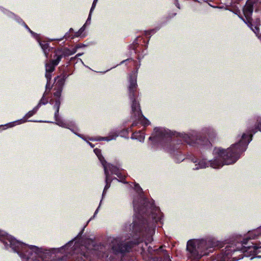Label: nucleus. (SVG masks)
I'll return each mask as SVG.
<instances>
[{"mask_svg":"<svg viewBox=\"0 0 261 261\" xmlns=\"http://www.w3.org/2000/svg\"><path fill=\"white\" fill-rule=\"evenodd\" d=\"M149 140L152 147L160 146L177 163L185 160L186 158L182 150L187 145L199 148L208 143L206 137L201 136L196 129H190L187 132H178L161 127L154 128Z\"/></svg>","mask_w":261,"mask_h":261,"instance_id":"obj_1","label":"nucleus"},{"mask_svg":"<svg viewBox=\"0 0 261 261\" xmlns=\"http://www.w3.org/2000/svg\"><path fill=\"white\" fill-rule=\"evenodd\" d=\"M257 131L261 132V118H258L253 128H248L237 137V142L227 149L215 147L212 153V157L202 155L200 158L193 157L191 160L194 164L193 170H198L211 167L219 169L224 165L235 163L240 158L241 154L244 152L252 137Z\"/></svg>","mask_w":261,"mask_h":261,"instance_id":"obj_2","label":"nucleus"},{"mask_svg":"<svg viewBox=\"0 0 261 261\" xmlns=\"http://www.w3.org/2000/svg\"><path fill=\"white\" fill-rule=\"evenodd\" d=\"M102 199L100 201L99 205L95 211L93 217H92L86 224L83 227L77 236L72 240L69 241L66 245L59 248H47L46 247H39L35 245H29L23 243L16 240V241L20 244V247H16L15 253L20 257L21 261H31L35 260L38 258V249H43L45 250H50L51 252V259L54 261H62L61 258L56 257V253L57 252L61 251L63 249L67 250V253L69 254H77L83 256L86 258L91 257V255L96 253V251L98 247L95 245V242L90 241L91 244L88 247L85 245H82L79 242V240L81 238L85 228L88 225V223L93 219L98 212L99 208L101 205Z\"/></svg>","mask_w":261,"mask_h":261,"instance_id":"obj_3","label":"nucleus"},{"mask_svg":"<svg viewBox=\"0 0 261 261\" xmlns=\"http://www.w3.org/2000/svg\"><path fill=\"white\" fill-rule=\"evenodd\" d=\"M153 222L152 219H144V224L136 232L134 231L133 228V223L129 226V231H131L128 236L121 238H113L111 241V247L113 252L116 254H120L124 255L125 253L129 252L132 248L136 245L140 243L144 242L145 246L142 247V250L145 252L146 250L149 254H152L154 251L152 248L148 245L153 240L152 236L155 232L156 226L162 225L163 223V217L162 218L161 222H158L154 224V232L149 237L148 230L150 228V224Z\"/></svg>","mask_w":261,"mask_h":261,"instance_id":"obj_4","label":"nucleus"},{"mask_svg":"<svg viewBox=\"0 0 261 261\" xmlns=\"http://www.w3.org/2000/svg\"><path fill=\"white\" fill-rule=\"evenodd\" d=\"M134 189L138 195L133 200L135 213L133 222V230L135 232L138 231L144 224V219H152L153 222L148 230V234L150 237V235L154 232V224L162 221L163 214L160 208L154 205L153 199H148L144 197L142 189L138 184H135Z\"/></svg>","mask_w":261,"mask_h":261,"instance_id":"obj_5","label":"nucleus"},{"mask_svg":"<svg viewBox=\"0 0 261 261\" xmlns=\"http://www.w3.org/2000/svg\"><path fill=\"white\" fill-rule=\"evenodd\" d=\"M261 236V226L251 231L244 238L241 244V247L233 244L227 245L222 249L223 259L230 257L237 261L243 258V256L250 257L261 252V242L257 241Z\"/></svg>","mask_w":261,"mask_h":261,"instance_id":"obj_6","label":"nucleus"},{"mask_svg":"<svg viewBox=\"0 0 261 261\" xmlns=\"http://www.w3.org/2000/svg\"><path fill=\"white\" fill-rule=\"evenodd\" d=\"M220 242L212 236L188 240L186 244L187 256L191 261H198L202 256L208 255L214 247Z\"/></svg>","mask_w":261,"mask_h":261,"instance_id":"obj_7","label":"nucleus"},{"mask_svg":"<svg viewBox=\"0 0 261 261\" xmlns=\"http://www.w3.org/2000/svg\"><path fill=\"white\" fill-rule=\"evenodd\" d=\"M130 102L132 103L131 101ZM131 108H132V107ZM140 114L142 116V118L140 117V116H139L136 112H134L133 111V109H132V118L133 120V122L130 128H127L126 129L122 130L120 131V132H119L117 130H112L109 133L108 136L99 137L94 140L99 141H106L109 142L112 140H116V138L118 137L119 135H120L121 137H124L128 139V137L126 136V135H128L129 131H132V127L137 126L139 123L141 124L143 126H146L149 124V121L143 115L141 110Z\"/></svg>","mask_w":261,"mask_h":261,"instance_id":"obj_8","label":"nucleus"},{"mask_svg":"<svg viewBox=\"0 0 261 261\" xmlns=\"http://www.w3.org/2000/svg\"><path fill=\"white\" fill-rule=\"evenodd\" d=\"M139 64L136 65V70L133 71L129 75L128 91V97L130 101H132L133 111L136 112L139 116L142 118L140 114V106L138 99L137 79L138 69L141 66V61L139 60Z\"/></svg>","mask_w":261,"mask_h":261,"instance_id":"obj_9","label":"nucleus"},{"mask_svg":"<svg viewBox=\"0 0 261 261\" xmlns=\"http://www.w3.org/2000/svg\"><path fill=\"white\" fill-rule=\"evenodd\" d=\"M50 103L53 105L54 109L55 110L54 118L56 122L55 123L58 126L69 129L73 134L81 138L84 139L83 136L77 132L80 130L76 126L75 122L72 120H65L59 117V109L60 107V101L59 100H51Z\"/></svg>","mask_w":261,"mask_h":261,"instance_id":"obj_10","label":"nucleus"},{"mask_svg":"<svg viewBox=\"0 0 261 261\" xmlns=\"http://www.w3.org/2000/svg\"><path fill=\"white\" fill-rule=\"evenodd\" d=\"M0 241L3 244L5 249L14 252H15L16 247L21 245L15 238L2 230H0Z\"/></svg>","mask_w":261,"mask_h":261,"instance_id":"obj_11","label":"nucleus"},{"mask_svg":"<svg viewBox=\"0 0 261 261\" xmlns=\"http://www.w3.org/2000/svg\"><path fill=\"white\" fill-rule=\"evenodd\" d=\"M140 37H137L133 43L129 45V49L130 51L133 50L134 53L138 55L137 59L138 60L141 61L144 57L147 54V44L149 42V40L147 41L146 44L145 45V48L142 49L141 53H140V48L142 47V46L139 45V39Z\"/></svg>","mask_w":261,"mask_h":261,"instance_id":"obj_12","label":"nucleus"},{"mask_svg":"<svg viewBox=\"0 0 261 261\" xmlns=\"http://www.w3.org/2000/svg\"><path fill=\"white\" fill-rule=\"evenodd\" d=\"M38 109H39L36 106L32 110L28 112L23 118L19 119V120H17L13 121V122L8 123L5 124V125H4V126H7L8 127H12L16 125H19V124L25 123L27 121L40 122H43L42 121L27 120V119H25V118H28L32 117L34 115H35L37 113ZM45 122H48V123H53V122H51V121H45Z\"/></svg>","mask_w":261,"mask_h":261,"instance_id":"obj_13","label":"nucleus"},{"mask_svg":"<svg viewBox=\"0 0 261 261\" xmlns=\"http://www.w3.org/2000/svg\"><path fill=\"white\" fill-rule=\"evenodd\" d=\"M0 11H2L4 14L7 15L8 17L12 18L16 20L18 23L23 25L28 31L32 35V36L35 38H37L38 37V34L32 31L28 26L25 24V23L22 20V19L19 17L16 16L12 12L9 11V10L2 7L0 6Z\"/></svg>","mask_w":261,"mask_h":261,"instance_id":"obj_14","label":"nucleus"},{"mask_svg":"<svg viewBox=\"0 0 261 261\" xmlns=\"http://www.w3.org/2000/svg\"><path fill=\"white\" fill-rule=\"evenodd\" d=\"M107 166L108 167V171L109 173V171L112 174H115L117 175V176L118 177L119 179H117V178L115 177L113 178V179H116L118 181L127 184V182L125 181L124 179L126 177V174L124 170H120L116 166L109 164L107 163Z\"/></svg>","mask_w":261,"mask_h":261,"instance_id":"obj_15","label":"nucleus"},{"mask_svg":"<svg viewBox=\"0 0 261 261\" xmlns=\"http://www.w3.org/2000/svg\"><path fill=\"white\" fill-rule=\"evenodd\" d=\"M256 2L261 3V0H248L243 8V13L248 23H250L253 11V4Z\"/></svg>","mask_w":261,"mask_h":261,"instance_id":"obj_16","label":"nucleus"},{"mask_svg":"<svg viewBox=\"0 0 261 261\" xmlns=\"http://www.w3.org/2000/svg\"><path fill=\"white\" fill-rule=\"evenodd\" d=\"M55 67L45 64V78L46 79L47 83L45 87L46 90H50L52 88L53 85L50 82V80L52 77V72L54 71Z\"/></svg>","mask_w":261,"mask_h":261,"instance_id":"obj_17","label":"nucleus"},{"mask_svg":"<svg viewBox=\"0 0 261 261\" xmlns=\"http://www.w3.org/2000/svg\"><path fill=\"white\" fill-rule=\"evenodd\" d=\"M201 134L207 136L210 139H213L216 138L217 133L216 129L212 126H205L201 129Z\"/></svg>","mask_w":261,"mask_h":261,"instance_id":"obj_18","label":"nucleus"},{"mask_svg":"<svg viewBox=\"0 0 261 261\" xmlns=\"http://www.w3.org/2000/svg\"><path fill=\"white\" fill-rule=\"evenodd\" d=\"M62 58L60 50L58 48L55 49L54 51L53 59L46 64L55 68L60 63Z\"/></svg>","mask_w":261,"mask_h":261,"instance_id":"obj_19","label":"nucleus"},{"mask_svg":"<svg viewBox=\"0 0 261 261\" xmlns=\"http://www.w3.org/2000/svg\"><path fill=\"white\" fill-rule=\"evenodd\" d=\"M35 39L37 40L46 58H48V53L51 48V47L49 46L48 41L41 40L39 38V34H38L37 38Z\"/></svg>","mask_w":261,"mask_h":261,"instance_id":"obj_20","label":"nucleus"},{"mask_svg":"<svg viewBox=\"0 0 261 261\" xmlns=\"http://www.w3.org/2000/svg\"><path fill=\"white\" fill-rule=\"evenodd\" d=\"M68 76V75L65 73H63L60 76H58L57 77H55L54 82V83L55 84V87L60 88V89H63L65 80Z\"/></svg>","mask_w":261,"mask_h":261,"instance_id":"obj_21","label":"nucleus"},{"mask_svg":"<svg viewBox=\"0 0 261 261\" xmlns=\"http://www.w3.org/2000/svg\"><path fill=\"white\" fill-rule=\"evenodd\" d=\"M104 171H105V174L106 176V178H105L106 186L104 188V189H103V191L102 192V199H101L102 200L104 198L105 195L106 194L107 190L110 188V187L111 186V182L113 180V179H112L111 178L110 175L108 171V169H104Z\"/></svg>","mask_w":261,"mask_h":261,"instance_id":"obj_22","label":"nucleus"},{"mask_svg":"<svg viewBox=\"0 0 261 261\" xmlns=\"http://www.w3.org/2000/svg\"><path fill=\"white\" fill-rule=\"evenodd\" d=\"M94 152L102 164L103 169H108V167L107 166V162L105 160L104 157L101 154V150L98 148H95L94 149Z\"/></svg>","mask_w":261,"mask_h":261,"instance_id":"obj_23","label":"nucleus"},{"mask_svg":"<svg viewBox=\"0 0 261 261\" xmlns=\"http://www.w3.org/2000/svg\"><path fill=\"white\" fill-rule=\"evenodd\" d=\"M130 138L133 140H137L140 142H143L145 139V135L142 130L136 131L133 133Z\"/></svg>","mask_w":261,"mask_h":261,"instance_id":"obj_24","label":"nucleus"},{"mask_svg":"<svg viewBox=\"0 0 261 261\" xmlns=\"http://www.w3.org/2000/svg\"><path fill=\"white\" fill-rule=\"evenodd\" d=\"M49 91H50V90H46V89H45V91L42 97L39 101L38 105L36 106V107L38 109H39V108L41 107V105H44L48 102V100L45 98V96L49 93Z\"/></svg>","mask_w":261,"mask_h":261,"instance_id":"obj_25","label":"nucleus"},{"mask_svg":"<svg viewBox=\"0 0 261 261\" xmlns=\"http://www.w3.org/2000/svg\"><path fill=\"white\" fill-rule=\"evenodd\" d=\"M222 249L221 250L220 253L218 254L217 256L213 257L212 259L210 261H234L232 259H231L230 257L229 258H225L224 259H223V257H222Z\"/></svg>","mask_w":261,"mask_h":261,"instance_id":"obj_26","label":"nucleus"},{"mask_svg":"<svg viewBox=\"0 0 261 261\" xmlns=\"http://www.w3.org/2000/svg\"><path fill=\"white\" fill-rule=\"evenodd\" d=\"M62 55V57H66L71 55L70 49L67 47L58 48Z\"/></svg>","mask_w":261,"mask_h":261,"instance_id":"obj_27","label":"nucleus"},{"mask_svg":"<svg viewBox=\"0 0 261 261\" xmlns=\"http://www.w3.org/2000/svg\"><path fill=\"white\" fill-rule=\"evenodd\" d=\"M56 90V91L54 93V96L56 97L55 100H59L60 101V96L61 95V92L62 91V89H60V88H55Z\"/></svg>","mask_w":261,"mask_h":261,"instance_id":"obj_28","label":"nucleus"},{"mask_svg":"<svg viewBox=\"0 0 261 261\" xmlns=\"http://www.w3.org/2000/svg\"><path fill=\"white\" fill-rule=\"evenodd\" d=\"M86 27L85 25H83V26L76 32L75 33L74 36L72 37V38H74V37H80L84 31L85 30Z\"/></svg>","mask_w":261,"mask_h":261,"instance_id":"obj_29","label":"nucleus"},{"mask_svg":"<svg viewBox=\"0 0 261 261\" xmlns=\"http://www.w3.org/2000/svg\"><path fill=\"white\" fill-rule=\"evenodd\" d=\"M70 37V35H69V32H67L65 35L64 36L61 38H59V39H50V41H54V40H57V41H61L63 39V38H69Z\"/></svg>","mask_w":261,"mask_h":261,"instance_id":"obj_30","label":"nucleus"},{"mask_svg":"<svg viewBox=\"0 0 261 261\" xmlns=\"http://www.w3.org/2000/svg\"><path fill=\"white\" fill-rule=\"evenodd\" d=\"M155 32H156V31L154 29H152L150 30L145 31L144 34L146 36H147V35L151 36L152 34H154Z\"/></svg>","mask_w":261,"mask_h":261,"instance_id":"obj_31","label":"nucleus"},{"mask_svg":"<svg viewBox=\"0 0 261 261\" xmlns=\"http://www.w3.org/2000/svg\"><path fill=\"white\" fill-rule=\"evenodd\" d=\"M91 16H92V14L89 13L88 17L85 23L84 24V25H85V27L87 25H89L91 23Z\"/></svg>","mask_w":261,"mask_h":261,"instance_id":"obj_32","label":"nucleus"},{"mask_svg":"<svg viewBox=\"0 0 261 261\" xmlns=\"http://www.w3.org/2000/svg\"><path fill=\"white\" fill-rule=\"evenodd\" d=\"M251 30L254 32V33L256 34L258 32V29L256 27H254V29H253L252 27H251Z\"/></svg>","mask_w":261,"mask_h":261,"instance_id":"obj_33","label":"nucleus"},{"mask_svg":"<svg viewBox=\"0 0 261 261\" xmlns=\"http://www.w3.org/2000/svg\"><path fill=\"white\" fill-rule=\"evenodd\" d=\"M75 46H76V48L78 49V48H80L85 47L86 45H85L84 44H78Z\"/></svg>","mask_w":261,"mask_h":261,"instance_id":"obj_34","label":"nucleus"},{"mask_svg":"<svg viewBox=\"0 0 261 261\" xmlns=\"http://www.w3.org/2000/svg\"><path fill=\"white\" fill-rule=\"evenodd\" d=\"M82 135L83 136H84L83 135ZM84 137L83 140H85V141H86L87 142V143H88V144H89V145H90L92 148H93V147H94V145L93 144H92L91 143H90V142H89L87 141L86 140V138H85L84 137ZM82 139H83V138H82Z\"/></svg>","mask_w":261,"mask_h":261,"instance_id":"obj_35","label":"nucleus"},{"mask_svg":"<svg viewBox=\"0 0 261 261\" xmlns=\"http://www.w3.org/2000/svg\"><path fill=\"white\" fill-rule=\"evenodd\" d=\"M83 54L84 53H79V54H76L74 57H72L71 58V60L82 56L83 55Z\"/></svg>","mask_w":261,"mask_h":261,"instance_id":"obj_36","label":"nucleus"},{"mask_svg":"<svg viewBox=\"0 0 261 261\" xmlns=\"http://www.w3.org/2000/svg\"><path fill=\"white\" fill-rule=\"evenodd\" d=\"M77 49L76 48V46H75L74 48H73L72 50H70L71 55L74 54L76 52Z\"/></svg>","mask_w":261,"mask_h":261,"instance_id":"obj_37","label":"nucleus"},{"mask_svg":"<svg viewBox=\"0 0 261 261\" xmlns=\"http://www.w3.org/2000/svg\"><path fill=\"white\" fill-rule=\"evenodd\" d=\"M95 7H96L95 5H94L93 4L92 5V6H91V8L90 9L89 13H91V14L92 13V12H93V10H94Z\"/></svg>","mask_w":261,"mask_h":261,"instance_id":"obj_38","label":"nucleus"},{"mask_svg":"<svg viewBox=\"0 0 261 261\" xmlns=\"http://www.w3.org/2000/svg\"><path fill=\"white\" fill-rule=\"evenodd\" d=\"M250 256H251V258H250L251 259H253V258H254V257H256V258H261V256H260V255H257V254H256V255H254V256H253V255H251Z\"/></svg>","mask_w":261,"mask_h":261,"instance_id":"obj_39","label":"nucleus"},{"mask_svg":"<svg viewBox=\"0 0 261 261\" xmlns=\"http://www.w3.org/2000/svg\"><path fill=\"white\" fill-rule=\"evenodd\" d=\"M130 60H132V59H127L124 60L122 61V62H121L120 64H123L127 61H130Z\"/></svg>","mask_w":261,"mask_h":261,"instance_id":"obj_40","label":"nucleus"},{"mask_svg":"<svg viewBox=\"0 0 261 261\" xmlns=\"http://www.w3.org/2000/svg\"><path fill=\"white\" fill-rule=\"evenodd\" d=\"M97 2H98V0H94L92 4H93V5L96 6V4H97Z\"/></svg>","mask_w":261,"mask_h":261,"instance_id":"obj_41","label":"nucleus"},{"mask_svg":"<svg viewBox=\"0 0 261 261\" xmlns=\"http://www.w3.org/2000/svg\"><path fill=\"white\" fill-rule=\"evenodd\" d=\"M209 6H210L211 7H213V8H216L218 7V6H213L212 5L210 4H208Z\"/></svg>","mask_w":261,"mask_h":261,"instance_id":"obj_42","label":"nucleus"},{"mask_svg":"<svg viewBox=\"0 0 261 261\" xmlns=\"http://www.w3.org/2000/svg\"><path fill=\"white\" fill-rule=\"evenodd\" d=\"M73 31V30L72 28H70L69 31V33L72 32Z\"/></svg>","mask_w":261,"mask_h":261,"instance_id":"obj_43","label":"nucleus"},{"mask_svg":"<svg viewBox=\"0 0 261 261\" xmlns=\"http://www.w3.org/2000/svg\"><path fill=\"white\" fill-rule=\"evenodd\" d=\"M79 60L81 62V63H82L83 65H84V66H85V65L84 64L83 61L82 60V59H79Z\"/></svg>","mask_w":261,"mask_h":261,"instance_id":"obj_44","label":"nucleus"},{"mask_svg":"<svg viewBox=\"0 0 261 261\" xmlns=\"http://www.w3.org/2000/svg\"><path fill=\"white\" fill-rule=\"evenodd\" d=\"M217 8H219V9H223V6H218V7Z\"/></svg>","mask_w":261,"mask_h":261,"instance_id":"obj_45","label":"nucleus"},{"mask_svg":"<svg viewBox=\"0 0 261 261\" xmlns=\"http://www.w3.org/2000/svg\"><path fill=\"white\" fill-rule=\"evenodd\" d=\"M242 19L243 20L244 22H245L246 23H247L245 19H244L243 18H242Z\"/></svg>","mask_w":261,"mask_h":261,"instance_id":"obj_46","label":"nucleus"},{"mask_svg":"<svg viewBox=\"0 0 261 261\" xmlns=\"http://www.w3.org/2000/svg\"><path fill=\"white\" fill-rule=\"evenodd\" d=\"M176 6H177L178 8H179V4L176 5Z\"/></svg>","mask_w":261,"mask_h":261,"instance_id":"obj_47","label":"nucleus"},{"mask_svg":"<svg viewBox=\"0 0 261 261\" xmlns=\"http://www.w3.org/2000/svg\"><path fill=\"white\" fill-rule=\"evenodd\" d=\"M168 261H171V260H170V259H169V260H168Z\"/></svg>","mask_w":261,"mask_h":261,"instance_id":"obj_48","label":"nucleus"}]
</instances>
